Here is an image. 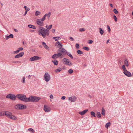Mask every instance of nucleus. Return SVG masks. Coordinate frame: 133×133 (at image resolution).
Here are the masks:
<instances>
[{"label":"nucleus","mask_w":133,"mask_h":133,"mask_svg":"<svg viewBox=\"0 0 133 133\" xmlns=\"http://www.w3.org/2000/svg\"><path fill=\"white\" fill-rule=\"evenodd\" d=\"M113 18L114 20H115V22H117V18L116 16L115 15H114Z\"/></svg>","instance_id":"a18cd8bd"},{"label":"nucleus","mask_w":133,"mask_h":133,"mask_svg":"<svg viewBox=\"0 0 133 133\" xmlns=\"http://www.w3.org/2000/svg\"><path fill=\"white\" fill-rule=\"evenodd\" d=\"M52 25H50L49 26H48L47 25L46 26V28L47 29L50 30L52 28Z\"/></svg>","instance_id":"473e14b6"},{"label":"nucleus","mask_w":133,"mask_h":133,"mask_svg":"<svg viewBox=\"0 0 133 133\" xmlns=\"http://www.w3.org/2000/svg\"><path fill=\"white\" fill-rule=\"evenodd\" d=\"M24 8H25V11H28L30 10V9L29 8H28L26 6H25Z\"/></svg>","instance_id":"a19ab883"},{"label":"nucleus","mask_w":133,"mask_h":133,"mask_svg":"<svg viewBox=\"0 0 133 133\" xmlns=\"http://www.w3.org/2000/svg\"><path fill=\"white\" fill-rule=\"evenodd\" d=\"M28 78L29 79H30V78L31 77V76L30 75H29L28 76Z\"/></svg>","instance_id":"052dcab7"},{"label":"nucleus","mask_w":133,"mask_h":133,"mask_svg":"<svg viewBox=\"0 0 133 133\" xmlns=\"http://www.w3.org/2000/svg\"><path fill=\"white\" fill-rule=\"evenodd\" d=\"M96 114L98 118H100L101 117V116L100 112H97Z\"/></svg>","instance_id":"393cba45"},{"label":"nucleus","mask_w":133,"mask_h":133,"mask_svg":"<svg viewBox=\"0 0 133 133\" xmlns=\"http://www.w3.org/2000/svg\"><path fill=\"white\" fill-rule=\"evenodd\" d=\"M77 99L76 97L75 96H73L69 97L68 99L71 102H74Z\"/></svg>","instance_id":"f8f14e48"},{"label":"nucleus","mask_w":133,"mask_h":133,"mask_svg":"<svg viewBox=\"0 0 133 133\" xmlns=\"http://www.w3.org/2000/svg\"><path fill=\"white\" fill-rule=\"evenodd\" d=\"M44 78L46 81L48 82L50 79V76L48 73L46 72L44 75Z\"/></svg>","instance_id":"423d86ee"},{"label":"nucleus","mask_w":133,"mask_h":133,"mask_svg":"<svg viewBox=\"0 0 133 133\" xmlns=\"http://www.w3.org/2000/svg\"><path fill=\"white\" fill-rule=\"evenodd\" d=\"M91 114L94 117H95V114L94 112L93 111H91L90 112Z\"/></svg>","instance_id":"c03bdc74"},{"label":"nucleus","mask_w":133,"mask_h":133,"mask_svg":"<svg viewBox=\"0 0 133 133\" xmlns=\"http://www.w3.org/2000/svg\"><path fill=\"white\" fill-rule=\"evenodd\" d=\"M5 115L7 117L10 119L14 120H16L17 119V118L12 115V113L9 111H5Z\"/></svg>","instance_id":"7ed1b4c3"},{"label":"nucleus","mask_w":133,"mask_h":133,"mask_svg":"<svg viewBox=\"0 0 133 133\" xmlns=\"http://www.w3.org/2000/svg\"><path fill=\"white\" fill-rule=\"evenodd\" d=\"M15 108L16 109H24L26 108V106L25 105L22 104H19L16 105L15 107Z\"/></svg>","instance_id":"39448f33"},{"label":"nucleus","mask_w":133,"mask_h":133,"mask_svg":"<svg viewBox=\"0 0 133 133\" xmlns=\"http://www.w3.org/2000/svg\"><path fill=\"white\" fill-rule=\"evenodd\" d=\"M16 96H15L14 94H9L7 95L6 97L8 98H10L11 99L13 100H15L16 99Z\"/></svg>","instance_id":"1a4fd4ad"},{"label":"nucleus","mask_w":133,"mask_h":133,"mask_svg":"<svg viewBox=\"0 0 133 133\" xmlns=\"http://www.w3.org/2000/svg\"><path fill=\"white\" fill-rule=\"evenodd\" d=\"M52 31L53 33H54L55 32V30L54 29H53L52 30Z\"/></svg>","instance_id":"4d7b16f0"},{"label":"nucleus","mask_w":133,"mask_h":133,"mask_svg":"<svg viewBox=\"0 0 133 133\" xmlns=\"http://www.w3.org/2000/svg\"><path fill=\"white\" fill-rule=\"evenodd\" d=\"M42 44L43 45L44 47L46 49L48 50L49 49V47L46 45L45 43L44 42H42Z\"/></svg>","instance_id":"aec40b11"},{"label":"nucleus","mask_w":133,"mask_h":133,"mask_svg":"<svg viewBox=\"0 0 133 133\" xmlns=\"http://www.w3.org/2000/svg\"><path fill=\"white\" fill-rule=\"evenodd\" d=\"M83 49L87 51H88L89 50V48L87 47L84 46L83 47Z\"/></svg>","instance_id":"79ce46f5"},{"label":"nucleus","mask_w":133,"mask_h":133,"mask_svg":"<svg viewBox=\"0 0 133 133\" xmlns=\"http://www.w3.org/2000/svg\"><path fill=\"white\" fill-rule=\"evenodd\" d=\"M66 54H67V55H68V56H69L72 59H73V57L71 53L68 52H66Z\"/></svg>","instance_id":"c756f323"},{"label":"nucleus","mask_w":133,"mask_h":133,"mask_svg":"<svg viewBox=\"0 0 133 133\" xmlns=\"http://www.w3.org/2000/svg\"><path fill=\"white\" fill-rule=\"evenodd\" d=\"M75 47L77 49L79 48V45L77 43L76 44Z\"/></svg>","instance_id":"de8ad7c7"},{"label":"nucleus","mask_w":133,"mask_h":133,"mask_svg":"<svg viewBox=\"0 0 133 133\" xmlns=\"http://www.w3.org/2000/svg\"><path fill=\"white\" fill-rule=\"evenodd\" d=\"M22 42L23 43V44H24V41H23V42Z\"/></svg>","instance_id":"338daca9"},{"label":"nucleus","mask_w":133,"mask_h":133,"mask_svg":"<svg viewBox=\"0 0 133 133\" xmlns=\"http://www.w3.org/2000/svg\"><path fill=\"white\" fill-rule=\"evenodd\" d=\"M12 63H21V62L19 61H12Z\"/></svg>","instance_id":"e433bc0d"},{"label":"nucleus","mask_w":133,"mask_h":133,"mask_svg":"<svg viewBox=\"0 0 133 133\" xmlns=\"http://www.w3.org/2000/svg\"><path fill=\"white\" fill-rule=\"evenodd\" d=\"M59 46V47H62V45L60 43V42L58 41H57L55 44V46Z\"/></svg>","instance_id":"6ab92c4d"},{"label":"nucleus","mask_w":133,"mask_h":133,"mask_svg":"<svg viewBox=\"0 0 133 133\" xmlns=\"http://www.w3.org/2000/svg\"><path fill=\"white\" fill-rule=\"evenodd\" d=\"M27 11H25V13H24V16L27 13Z\"/></svg>","instance_id":"bf43d9fd"},{"label":"nucleus","mask_w":133,"mask_h":133,"mask_svg":"<svg viewBox=\"0 0 133 133\" xmlns=\"http://www.w3.org/2000/svg\"><path fill=\"white\" fill-rule=\"evenodd\" d=\"M28 130L32 132L33 133H34L35 132L34 130L31 128H29L28 129Z\"/></svg>","instance_id":"f704fd0d"},{"label":"nucleus","mask_w":133,"mask_h":133,"mask_svg":"<svg viewBox=\"0 0 133 133\" xmlns=\"http://www.w3.org/2000/svg\"><path fill=\"white\" fill-rule=\"evenodd\" d=\"M109 39L107 41V42H106L107 44L108 43H109Z\"/></svg>","instance_id":"680f3d73"},{"label":"nucleus","mask_w":133,"mask_h":133,"mask_svg":"<svg viewBox=\"0 0 133 133\" xmlns=\"http://www.w3.org/2000/svg\"><path fill=\"white\" fill-rule=\"evenodd\" d=\"M110 5L111 7H113V5L112 4H110Z\"/></svg>","instance_id":"e2e57ef3"},{"label":"nucleus","mask_w":133,"mask_h":133,"mask_svg":"<svg viewBox=\"0 0 133 133\" xmlns=\"http://www.w3.org/2000/svg\"><path fill=\"white\" fill-rule=\"evenodd\" d=\"M34 31H35L34 30H31V32H34Z\"/></svg>","instance_id":"0e129e2a"},{"label":"nucleus","mask_w":133,"mask_h":133,"mask_svg":"<svg viewBox=\"0 0 133 133\" xmlns=\"http://www.w3.org/2000/svg\"><path fill=\"white\" fill-rule=\"evenodd\" d=\"M93 41L92 40H89L88 42V43L90 44H91L93 42Z\"/></svg>","instance_id":"3c124183"},{"label":"nucleus","mask_w":133,"mask_h":133,"mask_svg":"<svg viewBox=\"0 0 133 133\" xmlns=\"http://www.w3.org/2000/svg\"><path fill=\"white\" fill-rule=\"evenodd\" d=\"M63 63L65 64L68 65L69 66H72V64L71 62H69V60L66 58H64L62 60Z\"/></svg>","instance_id":"0eeeda50"},{"label":"nucleus","mask_w":133,"mask_h":133,"mask_svg":"<svg viewBox=\"0 0 133 133\" xmlns=\"http://www.w3.org/2000/svg\"><path fill=\"white\" fill-rule=\"evenodd\" d=\"M107 28H108V31L109 32L111 31V29H110V26H109L108 25L107 26Z\"/></svg>","instance_id":"09e8293b"},{"label":"nucleus","mask_w":133,"mask_h":133,"mask_svg":"<svg viewBox=\"0 0 133 133\" xmlns=\"http://www.w3.org/2000/svg\"><path fill=\"white\" fill-rule=\"evenodd\" d=\"M65 96H63L62 98H61V99H62V100H64L65 99Z\"/></svg>","instance_id":"5fc2aeb1"},{"label":"nucleus","mask_w":133,"mask_h":133,"mask_svg":"<svg viewBox=\"0 0 133 133\" xmlns=\"http://www.w3.org/2000/svg\"><path fill=\"white\" fill-rule=\"evenodd\" d=\"M5 111H3L0 112V116H4L5 115Z\"/></svg>","instance_id":"58836bf2"},{"label":"nucleus","mask_w":133,"mask_h":133,"mask_svg":"<svg viewBox=\"0 0 133 133\" xmlns=\"http://www.w3.org/2000/svg\"><path fill=\"white\" fill-rule=\"evenodd\" d=\"M19 51V50L18 49L17 50L14 51V53L15 54H16L17 53H18Z\"/></svg>","instance_id":"8fccbe9b"},{"label":"nucleus","mask_w":133,"mask_h":133,"mask_svg":"<svg viewBox=\"0 0 133 133\" xmlns=\"http://www.w3.org/2000/svg\"><path fill=\"white\" fill-rule=\"evenodd\" d=\"M99 33L101 35H102L104 33V31L101 28H99Z\"/></svg>","instance_id":"5701e85b"},{"label":"nucleus","mask_w":133,"mask_h":133,"mask_svg":"<svg viewBox=\"0 0 133 133\" xmlns=\"http://www.w3.org/2000/svg\"><path fill=\"white\" fill-rule=\"evenodd\" d=\"M18 49L19 50V51H22V50L23 49V48L22 47H20V48H19Z\"/></svg>","instance_id":"864d4df0"},{"label":"nucleus","mask_w":133,"mask_h":133,"mask_svg":"<svg viewBox=\"0 0 133 133\" xmlns=\"http://www.w3.org/2000/svg\"><path fill=\"white\" fill-rule=\"evenodd\" d=\"M38 31V33L39 34L42 36L43 38H45L46 35L48 36L49 35V31L43 27H39Z\"/></svg>","instance_id":"f257e3e1"},{"label":"nucleus","mask_w":133,"mask_h":133,"mask_svg":"<svg viewBox=\"0 0 133 133\" xmlns=\"http://www.w3.org/2000/svg\"><path fill=\"white\" fill-rule=\"evenodd\" d=\"M51 12H49L48 13H46L45 14V15L43 16V17L44 19H45V17H47V18L49 19L51 15Z\"/></svg>","instance_id":"dca6fc26"},{"label":"nucleus","mask_w":133,"mask_h":133,"mask_svg":"<svg viewBox=\"0 0 133 133\" xmlns=\"http://www.w3.org/2000/svg\"><path fill=\"white\" fill-rule=\"evenodd\" d=\"M53 38L54 39L55 41H58L61 39V38L59 37H53Z\"/></svg>","instance_id":"a878e982"},{"label":"nucleus","mask_w":133,"mask_h":133,"mask_svg":"<svg viewBox=\"0 0 133 133\" xmlns=\"http://www.w3.org/2000/svg\"><path fill=\"white\" fill-rule=\"evenodd\" d=\"M132 15H133V12H132Z\"/></svg>","instance_id":"69168bd1"},{"label":"nucleus","mask_w":133,"mask_h":133,"mask_svg":"<svg viewBox=\"0 0 133 133\" xmlns=\"http://www.w3.org/2000/svg\"><path fill=\"white\" fill-rule=\"evenodd\" d=\"M44 110L46 112H48L50 111L51 109L50 108L46 105H45L44 106Z\"/></svg>","instance_id":"ddd939ff"},{"label":"nucleus","mask_w":133,"mask_h":133,"mask_svg":"<svg viewBox=\"0 0 133 133\" xmlns=\"http://www.w3.org/2000/svg\"><path fill=\"white\" fill-rule=\"evenodd\" d=\"M110 124H111L110 122L107 123L105 125V127L107 128L110 125Z\"/></svg>","instance_id":"ea45409f"},{"label":"nucleus","mask_w":133,"mask_h":133,"mask_svg":"<svg viewBox=\"0 0 133 133\" xmlns=\"http://www.w3.org/2000/svg\"><path fill=\"white\" fill-rule=\"evenodd\" d=\"M16 97L18 99L27 102H28L29 98H27L26 96L24 94H19L16 95Z\"/></svg>","instance_id":"f03ea898"},{"label":"nucleus","mask_w":133,"mask_h":133,"mask_svg":"<svg viewBox=\"0 0 133 133\" xmlns=\"http://www.w3.org/2000/svg\"><path fill=\"white\" fill-rule=\"evenodd\" d=\"M62 70V69L60 68L58 69H56L55 70V72H59Z\"/></svg>","instance_id":"2f4dec72"},{"label":"nucleus","mask_w":133,"mask_h":133,"mask_svg":"<svg viewBox=\"0 0 133 133\" xmlns=\"http://www.w3.org/2000/svg\"><path fill=\"white\" fill-rule=\"evenodd\" d=\"M52 62L55 65H57L58 64V61L56 60H54L52 61Z\"/></svg>","instance_id":"bb28decb"},{"label":"nucleus","mask_w":133,"mask_h":133,"mask_svg":"<svg viewBox=\"0 0 133 133\" xmlns=\"http://www.w3.org/2000/svg\"><path fill=\"white\" fill-rule=\"evenodd\" d=\"M13 35L12 34H10V35H9V36H7L6 37V39L7 40H8L9 38H13Z\"/></svg>","instance_id":"412c9836"},{"label":"nucleus","mask_w":133,"mask_h":133,"mask_svg":"<svg viewBox=\"0 0 133 133\" xmlns=\"http://www.w3.org/2000/svg\"><path fill=\"white\" fill-rule=\"evenodd\" d=\"M88 109L82 111H79L78 113L81 115H84L88 111Z\"/></svg>","instance_id":"f3484780"},{"label":"nucleus","mask_w":133,"mask_h":133,"mask_svg":"<svg viewBox=\"0 0 133 133\" xmlns=\"http://www.w3.org/2000/svg\"><path fill=\"white\" fill-rule=\"evenodd\" d=\"M45 19L43 17L42 19H38L36 21L37 24L39 26H42L43 25V21Z\"/></svg>","instance_id":"6e6552de"},{"label":"nucleus","mask_w":133,"mask_h":133,"mask_svg":"<svg viewBox=\"0 0 133 133\" xmlns=\"http://www.w3.org/2000/svg\"><path fill=\"white\" fill-rule=\"evenodd\" d=\"M69 38L71 41H74V39L71 37H70Z\"/></svg>","instance_id":"6e6d98bb"},{"label":"nucleus","mask_w":133,"mask_h":133,"mask_svg":"<svg viewBox=\"0 0 133 133\" xmlns=\"http://www.w3.org/2000/svg\"><path fill=\"white\" fill-rule=\"evenodd\" d=\"M124 63L125 65L127 66H128L129 65L128 63L127 60L125 59L124 61Z\"/></svg>","instance_id":"cd10ccee"},{"label":"nucleus","mask_w":133,"mask_h":133,"mask_svg":"<svg viewBox=\"0 0 133 133\" xmlns=\"http://www.w3.org/2000/svg\"><path fill=\"white\" fill-rule=\"evenodd\" d=\"M68 72L69 73L71 74L73 72V70L72 69H70L68 70Z\"/></svg>","instance_id":"49530a36"},{"label":"nucleus","mask_w":133,"mask_h":133,"mask_svg":"<svg viewBox=\"0 0 133 133\" xmlns=\"http://www.w3.org/2000/svg\"><path fill=\"white\" fill-rule=\"evenodd\" d=\"M105 110L104 109V108H103L102 109L101 114L103 115H105Z\"/></svg>","instance_id":"4be33fe9"},{"label":"nucleus","mask_w":133,"mask_h":133,"mask_svg":"<svg viewBox=\"0 0 133 133\" xmlns=\"http://www.w3.org/2000/svg\"><path fill=\"white\" fill-rule=\"evenodd\" d=\"M123 72L125 75L128 77H130L132 76L131 73L129 72L127 70L125 71V72Z\"/></svg>","instance_id":"2eb2a0df"},{"label":"nucleus","mask_w":133,"mask_h":133,"mask_svg":"<svg viewBox=\"0 0 133 133\" xmlns=\"http://www.w3.org/2000/svg\"><path fill=\"white\" fill-rule=\"evenodd\" d=\"M50 98L53 99V96L52 94H51L50 95Z\"/></svg>","instance_id":"603ef678"},{"label":"nucleus","mask_w":133,"mask_h":133,"mask_svg":"<svg viewBox=\"0 0 133 133\" xmlns=\"http://www.w3.org/2000/svg\"><path fill=\"white\" fill-rule=\"evenodd\" d=\"M85 30V29L84 28H80L79 29V31L81 32L84 31Z\"/></svg>","instance_id":"c9c22d12"},{"label":"nucleus","mask_w":133,"mask_h":133,"mask_svg":"<svg viewBox=\"0 0 133 133\" xmlns=\"http://www.w3.org/2000/svg\"><path fill=\"white\" fill-rule=\"evenodd\" d=\"M1 5L2 6H3V4L2 3H1Z\"/></svg>","instance_id":"774afa93"},{"label":"nucleus","mask_w":133,"mask_h":133,"mask_svg":"<svg viewBox=\"0 0 133 133\" xmlns=\"http://www.w3.org/2000/svg\"><path fill=\"white\" fill-rule=\"evenodd\" d=\"M62 55V54L60 53L54 54L51 57L53 59H56Z\"/></svg>","instance_id":"9d476101"},{"label":"nucleus","mask_w":133,"mask_h":133,"mask_svg":"<svg viewBox=\"0 0 133 133\" xmlns=\"http://www.w3.org/2000/svg\"><path fill=\"white\" fill-rule=\"evenodd\" d=\"M60 48L59 51L65 53L67 52L66 51L64 48Z\"/></svg>","instance_id":"a211bd4d"},{"label":"nucleus","mask_w":133,"mask_h":133,"mask_svg":"<svg viewBox=\"0 0 133 133\" xmlns=\"http://www.w3.org/2000/svg\"><path fill=\"white\" fill-rule=\"evenodd\" d=\"M113 11H114V12L115 14H117L118 13V11L115 8H114V9H113Z\"/></svg>","instance_id":"37998d69"},{"label":"nucleus","mask_w":133,"mask_h":133,"mask_svg":"<svg viewBox=\"0 0 133 133\" xmlns=\"http://www.w3.org/2000/svg\"><path fill=\"white\" fill-rule=\"evenodd\" d=\"M40 59L39 57L37 56H35L30 58L29 60L30 61H34L39 60Z\"/></svg>","instance_id":"9b49d317"},{"label":"nucleus","mask_w":133,"mask_h":133,"mask_svg":"<svg viewBox=\"0 0 133 133\" xmlns=\"http://www.w3.org/2000/svg\"><path fill=\"white\" fill-rule=\"evenodd\" d=\"M40 99L39 97L31 96L29 97L28 102H37Z\"/></svg>","instance_id":"20e7f679"},{"label":"nucleus","mask_w":133,"mask_h":133,"mask_svg":"<svg viewBox=\"0 0 133 133\" xmlns=\"http://www.w3.org/2000/svg\"><path fill=\"white\" fill-rule=\"evenodd\" d=\"M24 53L23 52H21L15 56L14 57L15 58H18L20 57L23 56Z\"/></svg>","instance_id":"4468645a"},{"label":"nucleus","mask_w":133,"mask_h":133,"mask_svg":"<svg viewBox=\"0 0 133 133\" xmlns=\"http://www.w3.org/2000/svg\"><path fill=\"white\" fill-rule=\"evenodd\" d=\"M25 77H23L22 79L21 80V81L23 83H24L25 82Z\"/></svg>","instance_id":"72a5a7b5"},{"label":"nucleus","mask_w":133,"mask_h":133,"mask_svg":"<svg viewBox=\"0 0 133 133\" xmlns=\"http://www.w3.org/2000/svg\"><path fill=\"white\" fill-rule=\"evenodd\" d=\"M28 27L29 28H32L33 29H36V27L30 24L28 25Z\"/></svg>","instance_id":"b1692460"},{"label":"nucleus","mask_w":133,"mask_h":133,"mask_svg":"<svg viewBox=\"0 0 133 133\" xmlns=\"http://www.w3.org/2000/svg\"><path fill=\"white\" fill-rule=\"evenodd\" d=\"M14 31H15V32H17L18 31V30L16 29H14Z\"/></svg>","instance_id":"13d9d810"},{"label":"nucleus","mask_w":133,"mask_h":133,"mask_svg":"<svg viewBox=\"0 0 133 133\" xmlns=\"http://www.w3.org/2000/svg\"><path fill=\"white\" fill-rule=\"evenodd\" d=\"M40 12L38 11H36L35 12V14L36 16H38L40 15Z\"/></svg>","instance_id":"c85d7f7f"},{"label":"nucleus","mask_w":133,"mask_h":133,"mask_svg":"<svg viewBox=\"0 0 133 133\" xmlns=\"http://www.w3.org/2000/svg\"><path fill=\"white\" fill-rule=\"evenodd\" d=\"M122 68L123 71V72H125V71H126L127 70H126V68H125V66L124 65H123L122 66Z\"/></svg>","instance_id":"7c9ffc66"},{"label":"nucleus","mask_w":133,"mask_h":133,"mask_svg":"<svg viewBox=\"0 0 133 133\" xmlns=\"http://www.w3.org/2000/svg\"><path fill=\"white\" fill-rule=\"evenodd\" d=\"M77 52L79 54H82L83 53V52L80 50H78L77 51Z\"/></svg>","instance_id":"4c0bfd02"}]
</instances>
